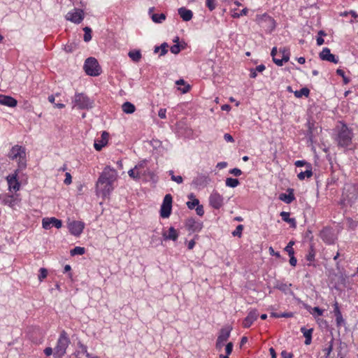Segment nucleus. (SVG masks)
Segmentation results:
<instances>
[{"label": "nucleus", "mask_w": 358, "mask_h": 358, "mask_svg": "<svg viewBox=\"0 0 358 358\" xmlns=\"http://www.w3.org/2000/svg\"><path fill=\"white\" fill-rule=\"evenodd\" d=\"M117 178V172L110 166H106L100 174L96 184V190L98 195L106 197L114 189L113 184Z\"/></svg>", "instance_id": "f257e3e1"}, {"label": "nucleus", "mask_w": 358, "mask_h": 358, "mask_svg": "<svg viewBox=\"0 0 358 358\" xmlns=\"http://www.w3.org/2000/svg\"><path fill=\"white\" fill-rule=\"evenodd\" d=\"M338 133L334 138L338 145L342 148H347L352 143L353 133L348 126L341 122V125L337 126Z\"/></svg>", "instance_id": "f03ea898"}, {"label": "nucleus", "mask_w": 358, "mask_h": 358, "mask_svg": "<svg viewBox=\"0 0 358 358\" xmlns=\"http://www.w3.org/2000/svg\"><path fill=\"white\" fill-rule=\"evenodd\" d=\"M94 101L84 93H76L72 99V108L90 110L94 107Z\"/></svg>", "instance_id": "7ed1b4c3"}, {"label": "nucleus", "mask_w": 358, "mask_h": 358, "mask_svg": "<svg viewBox=\"0 0 358 358\" xmlns=\"http://www.w3.org/2000/svg\"><path fill=\"white\" fill-rule=\"evenodd\" d=\"M10 159H18V169L22 170L26 168V150L24 148L16 145L12 147L8 155Z\"/></svg>", "instance_id": "20e7f679"}, {"label": "nucleus", "mask_w": 358, "mask_h": 358, "mask_svg": "<svg viewBox=\"0 0 358 358\" xmlns=\"http://www.w3.org/2000/svg\"><path fill=\"white\" fill-rule=\"evenodd\" d=\"M69 343L70 340L67 336V334L63 331L61 333L57 341V345L55 348V351L53 352L54 357L62 358L66 354V350Z\"/></svg>", "instance_id": "39448f33"}, {"label": "nucleus", "mask_w": 358, "mask_h": 358, "mask_svg": "<svg viewBox=\"0 0 358 358\" xmlns=\"http://www.w3.org/2000/svg\"><path fill=\"white\" fill-rule=\"evenodd\" d=\"M341 202L343 205H352L358 199V189L353 185L344 187Z\"/></svg>", "instance_id": "423d86ee"}, {"label": "nucleus", "mask_w": 358, "mask_h": 358, "mask_svg": "<svg viewBox=\"0 0 358 358\" xmlns=\"http://www.w3.org/2000/svg\"><path fill=\"white\" fill-rule=\"evenodd\" d=\"M84 69L85 73L91 76H97L101 73V69L97 60L94 57H89L85 60Z\"/></svg>", "instance_id": "0eeeda50"}, {"label": "nucleus", "mask_w": 358, "mask_h": 358, "mask_svg": "<svg viewBox=\"0 0 358 358\" xmlns=\"http://www.w3.org/2000/svg\"><path fill=\"white\" fill-rule=\"evenodd\" d=\"M255 21L261 27L271 29V30L273 29L275 26L274 20L267 13L257 15Z\"/></svg>", "instance_id": "6e6552de"}, {"label": "nucleus", "mask_w": 358, "mask_h": 358, "mask_svg": "<svg viewBox=\"0 0 358 358\" xmlns=\"http://www.w3.org/2000/svg\"><path fill=\"white\" fill-rule=\"evenodd\" d=\"M172 208V196L171 194H166L163 200V203L161 206L160 216L163 218H167L171 213Z\"/></svg>", "instance_id": "1a4fd4ad"}, {"label": "nucleus", "mask_w": 358, "mask_h": 358, "mask_svg": "<svg viewBox=\"0 0 358 358\" xmlns=\"http://www.w3.org/2000/svg\"><path fill=\"white\" fill-rule=\"evenodd\" d=\"M85 15L82 9L73 8L67 13L65 16L66 20L71 21L75 24H80L84 19Z\"/></svg>", "instance_id": "9d476101"}, {"label": "nucleus", "mask_w": 358, "mask_h": 358, "mask_svg": "<svg viewBox=\"0 0 358 358\" xmlns=\"http://www.w3.org/2000/svg\"><path fill=\"white\" fill-rule=\"evenodd\" d=\"M1 203L8 206L13 209H15L17 206H20L21 199L19 194L8 195L6 194L1 197Z\"/></svg>", "instance_id": "9b49d317"}, {"label": "nucleus", "mask_w": 358, "mask_h": 358, "mask_svg": "<svg viewBox=\"0 0 358 358\" xmlns=\"http://www.w3.org/2000/svg\"><path fill=\"white\" fill-rule=\"evenodd\" d=\"M85 227L84 222L81 221H72L68 223V229L69 232L75 236H79Z\"/></svg>", "instance_id": "f8f14e48"}, {"label": "nucleus", "mask_w": 358, "mask_h": 358, "mask_svg": "<svg viewBox=\"0 0 358 358\" xmlns=\"http://www.w3.org/2000/svg\"><path fill=\"white\" fill-rule=\"evenodd\" d=\"M210 205L215 209L220 208L224 203V198L217 192H213L209 197Z\"/></svg>", "instance_id": "ddd939ff"}, {"label": "nucleus", "mask_w": 358, "mask_h": 358, "mask_svg": "<svg viewBox=\"0 0 358 358\" xmlns=\"http://www.w3.org/2000/svg\"><path fill=\"white\" fill-rule=\"evenodd\" d=\"M320 238L327 244H333L335 241L336 236L333 230L330 228L325 227L320 231Z\"/></svg>", "instance_id": "4468645a"}, {"label": "nucleus", "mask_w": 358, "mask_h": 358, "mask_svg": "<svg viewBox=\"0 0 358 358\" xmlns=\"http://www.w3.org/2000/svg\"><path fill=\"white\" fill-rule=\"evenodd\" d=\"M42 226L45 229H49L52 226L55 227L57 229H60L62 227V222L53 217H45L42 220Z\"/></svg>", "instance_id": "2eb2a0df"}, {"label": "nucleus", "mask_w": 358, "mask_h": 358, "mask_svg": "<svg viewBox=\"0 0 358 358\" xmlns=\"http://www.w3.org/2000/svg\"><path fill=\"white\" fill-rule=\"evenodd\" d=\"M186 227L192 232H199L203 228V223L194 218H189L186 222Z\"/></svg>", "instance_id": "dca6fc26"}, {"label": "nucleus", "mask_w": 358, "mask_h": 358, "mask_svg": "<svg viewBox=\"0 0 358 358\" xmlns=\"http://www.w3.org/2000/svg\"><path fill=\"white\" fill-rule=\"evenodd\" d=\"M320 58L324 61H328L334 64L338 62V59L335 57L334 55L331 53L330 49L328 48H324L322 52L320 53Z\"/></svg>", "instance_id": "f3484780"}, {"label": "nucleus", "mask_w": 358, "mask_h": 358, "mask_svg": "<svg viewBox=\"0 0 358 358\" xmlns=\"http://www.w3.org/2000/svg\"><path fill=\"white\" fill-rule=\"evenodd\" d=\"M258 315L259 313L257 310H251L243 322V327L249 328L252 324V323L257 319Z\"/></svg>", "instance_id": "a211bd4d"}, {"label": "nucleus", "mask_w": 358, "mask_h": 358, "mask_svg": "<svg viewBox=\"0 0 358 358\" xmlns=\"http://www.w3.org/2000/svg\"><path fill=\"white\" fill-rule=\"evenodd\" d=\"M17 174L15 173L14 174L9 175L7 177V181L10 190L13 189L17 192L20 189V184L17 179Z\"/></svg>", "instance_id": "6ab92c4d"}, {"label": "nucleus", "mask_w": 358, "mask_h": 358, "mask_svg": "<svg viewBox=\"0 0 358 358\" xmlns=\"http://www.w3.org/2000/svg\"><path fill=\"white\" fill-rule=\"evenodd\" d=\"M0 104L13 108L17 106V101L10 96L0 94Z\"/></svg>", "instance_id": "aec40b11"}, {"label": "nucleus", "mask_w": 358, "mask_h": 358, "mask_svg": "<svg viewBox=\"0 0 358 358\" xmlns=\"http://www.w3.org/2000/svg\"><path fill=\"white\" fill-rule=\"evenodd\" d=\"M108 134L106 131H103L101 136V140L94 141V147L97 151H100L108 143Z\"/></svg>", "instance_id": "412c9836"}, {"label": "nucleus", "mask_w": 358, "mask_h": 358, "mask_svg": "<svg viewBox=\"0 0 358 358\" xmlns=\"http://www.w3.org/2000/svg\"><path fill=\"white\" fill-rule=\"evenodd\" d=\"M334 313L336 316V322L338 327H341L343 324H345V320L342 316L341 312L340 310L338 303L335 302L334 304Z\"/></svg>", "instance_id": "4be33fe9"}, {"label": "nucleus", "mask_w": 358, "mask_h": 358, "mask_svg": "<svg viewBox=\"0 0 358 358\" xmlns=\"http://www.w3.org/2000/svg\"><path fill=\"white\" fill-rule=\"evenodd\" d=\"M178 232L177 231V230L173 227H171L169 229V231L168 232L166 231H164L162 233V236H163V238L165 241H167V240H172L173 241H176L178 238Z\"/></svg>", "instance_id": "5701e85b"}, {"label": "nucleus", "mask_w": 358, "mask_h": 358, "mask_svg": "<svg viewBox=\"0 0 358 358\" xmlns=\"http://www.w3.org/2000/svg\"><path fill=\"white\" fill-rule=\"evenodd\" d=\"M210 180L208 176L205 175H200L195 178L192 182L196 187H203L206 186L209 183Z\"/></svg>", "instance_id": "b1692460"}, {"label": "nucleus", "mask_w": 358, "mask_h": 358, "mask_svg": "<svg viewBox=\"0 0 358 358\" xmlns=\"http://www.w3.org/2000/svg\"><path fill=\"white\" fill-rule=\"evenodd\" d=\"M231 330L232 327L230 326H227L222 328L220 331L217 339L224 342L227 341L230 336Z\"/></svg>", "instance_id": "393cba45"}, {"label": "nucleus", "mask_w": 358, "mask_h": 358, "mask_svg": "<svg viewBox=\"0 0 358 358\" xmlns=\"http://www.w3.org/2000/svg\"><path fill=\"white\" fill-rule=\"evenodd\" d=\"M178 11L180 17L185 22L189 21L192 18L193 13L191 10L182 7Z\"/></svg>", "instance_id": "a878e982"}, {"label": "nucleus", "mask_w": 358, "mask_h": 358, "mask_svg": "<svg viewBox=\"0 0 358 358\" xmlns=\"http://www.w3.org/2000/svg\"><path fill=\"white\" fill-rule=\"evenodd\" d=\"M287 191L289 192V194H280L279 196V199L287 204H289L295 199V197L292 189H288Z\"/></svg>", "instance_id": "bb28decb"}, {"label": "nucleus", "mask_w": 358, "mask_h": 358, "mask_svg": "<svg viewBox=\"0 0 358 358\" xmlns=\"http://www.w3.org/2000/svg\"><path fill=\"white\" fill-rule=\"evenodd\" d=\"M307 169L305 171H301L297 175L299 180H303L306 178H310L313 176L312 166L310 164H307Z\"/></svg>", "instance_id": "cd10ccee"}, {"label": "nucleus", "mask_w": 358, "mask_h": 358, "mask_svg": "<svg viewBox=\"0 0 358 358\" xmlns=\"http://www.w3.org/2000/svg\"><path fill=\"white\" fill-rule=\"evenodd\" d=\"M280 215L282 220L283 221L290 224L292 227H293V228L296 227V220L294 218L289 217V213L282 211L280 213Z\"/></svg>", "instance_id": "c85d7f7f"}, {"label": "nucleus", "mask_w": 358, "mask_h": 358, "mask_svg": "<svg viewBox=\"0 0 358 358\" xmlns=\"http://www.w3.org/2000/svg\"><path fill=\"white\" fill-rule=\"evenodd\" d=\"M122 111L127 114H132L136 110L135 106L129 101L124 102L122 106Z\"/></svg>", "instance_id": "c756f323"}, {"label": "nucleus", "mask_w": 358, "mask_h": 358, "mask_svg": "<svg viewBox=\"0 0 358 358\" xmlns=\"http://www.w3.org/2000/svg\"><path fill=\"white\" fill-rule=\"evenodd\" d=\"M129 57L134 62H138L141 59V52L139 50L129 51L128 53Z\"/></svg>", "instance_id": "7c9ffc66"}, {"label": "nucleus", "mask_w": 358, "mask_h": 358, "mask_svg": "<svg viewBox=\"0 0 358 358\" xmlns=\"http://www.w3.org/2000/svg\"><path fill=\"white\" fill-rule=\"evenodd\" d=\"M168 44L166 43H163L160 46H155L154 49V52L157 53L160 51V56H163L166 55L168 52L167 48Z\"/></svg>", "instance_id": "2f4dec72"}, {"label": "nucleus", "mask_w": 358, "mask_h": 358, "mask_svg": "<svg viewBox=\"0 0 358 358\" xmlns=\"http://www.w3.org/2000/svg\"><path fill=\"white\" fill-rule=\"evenodd\" d=\"M178 41H179V38L178 36L173 39L174 43H178ZM182 48H184V47L182 46ZM180 50H181V46L178 43L172 45L170 48L171 52L175 55L178 54L180 52Z\"/></svg>", "instance_id": "473e14b6"}, {"label": "nucleus", "mask_w": 358, "mask_h": 358, "mask_svg": "<svg viewBox=\"0 0 358 358\" xmlns=\"http://www.w3.org/2000/svg\"><path fill=\"white\" fill-rule=\"evenodd\" d=\"M128 174L129 177L133 179H139L141 176L145 175V173H143L142 171H137L136 169L134 168L128 171Z\"/></svg>", "instance_id": "72a5a7b5"}, {"label": "nucleus", "mask_w": 358, "mask_h": 358, "mask_svg": "<svg viewBox=\"0 0 358 358\" xmlns=\"http://www.w3.org/2000/svg\"><path fill=\"white\" fill-rule=\"evenodd\" d=\"M310 94V90L307 87H303L300 90H296L294 92V95L297 98H300L302 96H308Z\"/></svg>", "instance_id": "f704fd0d"}, {"label": "nucleus", "mask_w": 358, "mask_h": 358, "mask_svg": "<svg viewBox=\"0 0 358 358\" xmlns=\"http://www.w3.org/2000/svg\"><path fill=\"white\" fill-rule=\"evenodd\" d=\"M85 355L87 358H98V357H92L87 350V347L82 345L81 350L78 351L76 354V357L78 358H82V355Z\"/></svg>", "instance_id": "c9c22d12"}, {"label": "nucleus", "mask_w": 358, "mask_h": 358, "mask_svg": "<svg viewBox=\"0 0 358 358\" xmlns=\"http://www.w3.org/2000/svg\"><path fill=\"white\" fill-rule=\"evenodd\" d=\"M176 84L177 85H185V87L182 88L178 87V90H180L183 94L187 93L190 89V86L189 85H185V82L182 79L177 80Z\"/></svg>", "instance_id": "e433bc0d"}, {"label": "nucleus", "mask_w": 358, "mask_h": 358, "mask_svg": "<svg viewBox=\"0 0 358 358\" xmlns=\"http://www.w3.org/2000/svg\"><path fill=\"white\" fill-rule=\"evenodd\" d=\"M225 184L227 187L234 188L239 185V181L236 178H227L225 180Z\"/></svg>", "instance_id": "4c0bfd02"}, {"label": "nucleus", "mask_w": 358, "mask_h": 358, "mask_svg": "<svg viewBox=\"0 0 358 358\" xmlns=\"http://www.w3.org/2000/svg\"><path fill=\"white\" fill-rule=\"evenodd\" d=\"M85 252V248L83 247H75L73 249H72L70 252L71 256L75 255H82Z\"/></svg>", "instance_id": "58836bf2"}, {"label": "nucleus", "mask_w": 358, "mask_h": 358, "mask_svg": "<svg viewBox=\"0 0 358 358\" xmlns=\"http://www.w3.org/2000/svg\"><path fill=\"white\" fill-rule=\"evenodd\" d=\"M289 59V57L287 55H285V57H282V59H278L275 57H273V62L278 66H282L283 65V63L288 62Z\"/></svg>", "instance_id": "ea45409f"}, {"label": "nucleus", "mask_w": 358, "mask_h": 358, "mask_svg": "<svg viewBox=\"0 0 358 358\" xmlns=\"http://www.w3.org/2000/svg\"><path fill=\"white\" fill-rule=\"evenodd\" d=\"M147 163V159L141 160L134 166V168L137 171H142L143 173H145V171H143V169L146 167Z\"/></svg>", "instance_id": "a19ab883"}, {"label": "nucleus", "mask_w": 358, "mask_h": 358, "mask_svg": "<svg viewBox=\"0 0 358 358\" xmlns=\"http://www.w3.org/2000/svg\"><path fill=\"white\" fill-rule=\"evenodd\" d=\"M166 19V16L164 13L161 14H153L152 20L156 23H162Z\"/></svg>", "instance_id": "79ce46f5"}, {"label": "nucleus", "mask_w": 358, "mask_h": 358, "mask_svg": "<svg viewBox=\"0 0 358 358\" xmlns=\"http://www.w3.org/2000/svg\"><path fill=\"white\" fill-rule=\"evenodd\" d=\"M83 31L85 32V34H84V41L85 42H89L92 39V35H91L92 29L90 27H85L83 29Z\"/></svg>", "instance_id": "37998d69"}, {"label": "nucleus", "mask_w": 358, "mask_h": 358, "mask_svg": "<svg viewBox=\"0 0 358 358\" xmlns=\"http://www.w3.org/2000/svg\"><path fill=\"white\" fill-rule=\"evenodd\" d=\"M315 252L313 246H310L308 253L306 256V259L307 261L311 262L315 260Z\"/></svg>", "instance_id": "c03bdc74"}, {"label": "nucleus", "mask_w": 358, "mask_h": 358, "mask_svg": "<svg viewBox=\"0 0 358 358\" xmlns=\"http://www.w3.org/2000/svg\"><path fill=\"white\" fill-rule=\"evenodd\" d=\"M186 204L189 209L192 210L199 205V201L197 199H194L192 201H187Z\"/></svg>", "instance_id": "a18cd8bd"}, {"label": "nucleus", "mask_w": 358, "mask_h": 358, "mask_svg": "<svg viewBox=\"0 0 358 358\" xmlns=\"http://www.w3.org/2000/svg\"><path fill=\"white\" fill-rule=\"evenodd\" d=\"M243 229V226L242 224H239L236 227V229L232 232V235L234 236L241 237L242 234V231Z\"/></svg>", "instance_id": "49530a36"}, {"label": "nucleus", "mask_w": 358, "mask_h": 358, "mask_svg": "<svg viewBox=\"0 0 358 358\" xmlns=\"http://www.w3.org/2000/svg\"><path fill=\"white\" fill-rule=\"evenodd\" d=\"M38 280L40 282L43 281L47 277L48 271L45 268H41L39 270Z\"/></svg>", "instance_id": "de8ad7c7"}, {"label": "nucleus", "mask_w": 358, "mask_h": 358, "mask_svg": "<svg viewBox=\"0 0 358 358\" xmlns=\"http://www.w3.org/2000/svg\"><path fill=\"white\" fill-rule=\"evenodd\" d=\"M334 341V338H332L329 342V347L324 349V352H325L327 357H328L330 355L331 352H332Z\"/></svg>", "instance_id": "09e8293b"}, {"label": "nucleus", "mask_w": 358, "mask_h": 358, "mask_svg": "<svg viewBox=\"0 0 358 358\" xmlns=\"http://www.w3.org/2000/svg\"><path fill=\"white\" fill-rule=\"evenodd\" d=\"M301 331L303 333L305 338L312 337L313 329H307L305 327H301Z\"/></svg>", "instance_id": "8fccbe9b"}, {"label": "nucleus", "mask_w": 358, "mask_h": 358, "mask_svg": "<svg viewBox=\"0 0 358 358\" xmlns=\"http://www.w3.org/2000/svg\"><path fill=\"white\" fill-rule=\"evenodd\" d=\"M248 10L246 8H245L243 10H241V11L239 12V13H234V14L231 15V16L234 18H239L241 16L246 15L248 14Z\"/></svg>", "instance_id": "3c124183"}, {"label": "nucleus", "mask_w": 358, "mask_h": 358, "mask_svg": "<svg viewBox=\"0 0 358 358\" xmlns=\"http://www.w3.org/2000/svg\"><path fill=\"white\" fill-rule=\"evenodd\" d=\"M215 0H206V6L209 8L210 10H213L215 7Z\"/></svg>", "instance_id": "603ef678"}, {"label": "nucleus", "mask_w": 358, "mask_h": 358, "mask_svg": "<svg viewBox=\"0 0 358 358\" xmlns=\"http://www.w3.org/2000/svg\"><path fill=\"white\" fill-rule=\"evenodd\" d=\"M291 286V284L290 285H287L285 283H280V284H278L277 285V288L284 292H286L288 289H289V287Z\"/></svg>", "instance_id": "864d4df0"}, {"label": "nucleus", "mask_w": 358, "mask_h": 358, "mask_svg": "<svg viewBox=\"0 0 358 358\" xmlns=\"http://www.w3.org/2000/svg\"><path fill=\"white\" fill-rule=\"evenodd\" d=\"M196 213L199 216H203L204 214V210L202 205H198L196 208Z\"/></svg>", "instance_id": "5fc2aeb1"}, {"label": "nucleus", "mask_w": 358, "mask_h": 358, "mask_svg": "<svg viewBox=\"0 0 358 358\" xmlns=\"http://www.w3.org/2000/svg\"><path fill=\"white\" fill-rule=\"evenodd\" d=\"M229 173L231 174H233L235 176H239L242 174L241 170L238 168H234V169H231L229 171Z\"/></svg>", "instance_id": "6e6d98bb"}, {"label": "nucleus", "mask_w": 358, "mask_h": 358, "mask_svg": "<svg viewBox=\"0 0 358 358\" xmlns=\"http://www.w3.org/2000/svg\"><path fill=\"white\" fill-rule=\"evenodd\" d=\"M171 180L176 182H177L178 184H181L182 182H183V178L182 176H173L171 177Z\"/></svg>", "instance_id": "4d7b16f0"}, {"label": "nucleus", "mask_w": 358, "mask_h": 358, "mask_svg": "<svg viewBox=\"0 0 358 358\" xmlns=\"http://www.w3.org/2000/svg\"><path fill=\"white\" fill-rule=\"evenodd\" d=\"M232 350H233V343L231 342L228 343L225 348L226 354L227 355H229L231 353Z\"/></svg>", "instance_id": "13d9d810"}, {"label": "nucleus", "mask_w": 358, "mask_h": 358, "mask_svg": "<svg viewBox=\"0 0 358 358\" xmlns=\"http://www.w3.org/2000/svg\"><path fill=\"white\" fill-rule=\"evenodd\" d=\"M166 108H160L158 112V115L161 119H165L166 117Z\"/></svg>", "instance_id": "bf43d9fd"}, {"label": "nucleus", "mask_w": 358, "mask_h": 358, "mask_svg": "<svg viewBox=\"0 0 358 358\" xmlns=\"http://www.w3.org/2000/svg\"><path fill=\"white\" fill-rule=\"evenodd\" d=\"M312 315H314V313H317V315L320 316L323 314V310L320 309L319 307H314L313 308V311L310 312Z\"/></svg>", "instance_id": "052dcab7"}, {"label": "nucleus", "mask_w": 358, "mask_h": 358, "mask_svg": "<svg viewBox=\"0 0 358 358\" xmlns=\"http://www.w3.org/2000/svg\"><path fill=\"white\" fill-rule=\"evenodd\" d=\"M65 176H66V178H65L64 181V183L66 185L71 184V182H72V180H71V178H71V175L69 173H66Z\"/></svg>", "instance_id": "680f3d73"}, {"label": "nucleus", "mask_w": 358, "mask_h": 358, "mask_svg": "<svg viewBox=\"0 0 358 358\" xmlns=\"http://www.w3.org/2000/svg\"><path fill=\"white\" fill-rule=\"evenodd\" d=\"M281 357L282 358H293V354L290 352H287L285 350L282 351Z\"/></svg>", "instance_id": "e2e57ef3"}, {"label": "nucleus", "mask_w": 358, "mask_h": 358, "mask_svg": "<svg viewBox=\"0 0 358 358\" xmlns=\"http://www.w3.org/2000/svg\"><path fill=\"white\" fill-rule=\"evenodd\" d=\"M285 251H286L289 256L294 255V250L293 248H290V246H286L285 248Z\"/></svg>", "instance_id": "0e129e2a"}, {"label": "nucleus", "mask_w": 358, "mask_h": 358, "mask_svg": "<svg viewBox=\"0 0 358 358\" xmlns=\"http://www.w3.org/2000/svg\"><path fill=\"white\" fill-rule=\"evenodd\" d=\"M224 139L227 141V142H231V143H233L234 141V138L231 135H230L229 134H225L224 135Z\"/></svg>", "instance_id": "69168bd1"}, {"label": "nucleus", "mask_w": 358, "mask_h": 358, "mask_svg": "<svg viewBox=\"0 0 358 358\" xmlns=\"http://www.w3.org/2000/svg\"><path fill=\"white\" fill-rule=\"evenodd\" d=\"M224 341L217 339L216 345H215L216 349L218 350H221L222 347L224 346Z\"/></svg>", "instance_id": "338daca9"}, {"label": "nucleus", "mask_w": 358, "mask_h": 358, "mask_svg": "<svg viewBox=\"0 0 358 358\" xmlns=\"http://www.w3.org/2000/svg\"><path fill=\"white\" fill-rule=\"evenodd\" d=\"M268 250H269V253H270L271 255L275 256L278 258L280 257V252H275L272 247H270Z\"/></svg>", "instance_id": "774afa93"}]
</instances>
